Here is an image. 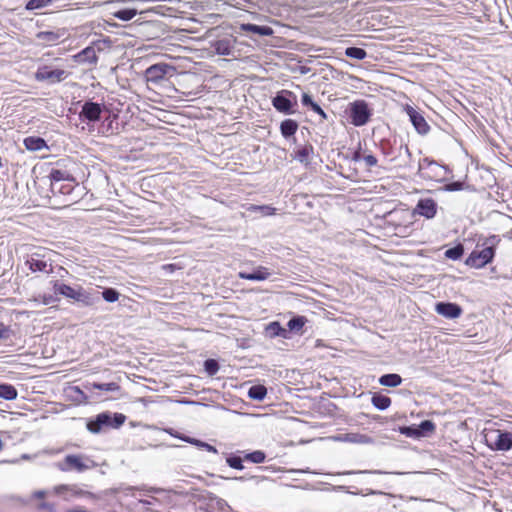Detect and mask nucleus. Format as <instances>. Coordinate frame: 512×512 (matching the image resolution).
Segmentation results:
<instances>
[{
    "label": "nucleus",
    "instance_id": "1",
    "mask_svg": "<svg viewBox=\"0 0 512 512\" xmlns=\"http://www.w3.org/2000/svg\"><path fill=\"white\" fill-rule=\"evenodd\" d=\"M385 159L400 169L411 170L414 168L412 153L401 136L392 135L382 138L377 144Z\"/></svg>",
    "mask_w": 512,
    "mask_h": 512
},
{
    "label": "nucleus",
    "instance_id": "2",
    "mask_svg": "<svg viewBox=\"0 0 512 512\" xmlns=\"http://www.w3.org/2000/svg\"><path fill=\"white\" fill-rule=\"evenodd\" d=\"M47 178L49 179L50 190L54 195L69 197L71 202L76 201L73 193L78 187V183L71 171L63 168L60 162L50 168Z\"/></svg>",
    "mask_w": 512,
    "mask_h": 512
},
{
    "label": "nucleus",
    "instance_id": "3",
    "mask_svg": "<svg viewBox=\"0 0 512 512\" xmlns=\"http://www.w3.org/2000/svg\"><path fill=\"white\" fill-rule=\"evenodd\" d=\"M500 242L497 235H491L485 239L482 244V249L473 250L465 260V264L472 268H483L491 263L495 257L496 247Z\"/></svg>",
    "mask_w": 512,
    "mask_h": 512
},
{
    "label": "nucleus",
    "instance_id": "4",
    "mask_svg": "<svg viewBox=\"0 0 512 512\" xmlns=\"http://www.w3.org/2000/svg\"><path fill=\"white\" fill-rule=\"evenodd\" d=\"M53 292L58 296H64L66 298L72 299L77 303H80L84 306H92L97 301L100 300L98 295H93L85 290L81 286L71 287L59 280H54L51 282ZM99 294V292H97Z\"/></svg>",
    "mask_w": 512,
    "mask_h": 512
},
{
    "label": "nucleus",
    "instance_id": "5",
    "mask_svg": "<svg viewBox=\"0 0 512 512\" xmlns=\"http://www.w3.org/2000/svg\"><path fill=\"white\" fill-rule=\"evenodd\" d=\"M125 420L126 416L122 413L106 411L89 419L86 427L89 432L99 434L107 429H118L124 424Z\"/></svg>",
    "mask_w": 512,
    "mask_h": 512
},
{
    "label": "nucleus",
    "instance_id": "6",
    "mask_svg": "<svg viewBox=\"0 0 512 512\" xmlns=\"http://www.w3.org/2000/svg\"><path fill=\"white\" fill-rule=\"evenodd\" d=\"M95 462L86 455L69 454L63 461L57 462L55 467L62 472H84L95 467Z\"/></svg>",
    "mask_w": 512,
    "mask_h": 512
},
{
    "label": "nucleus",
    "instance_id": "7",
    "mask_svg": "<svg viewBox=\"0 0 512 512\" xmlns=\"http://www.w3.org/2000/svg\"><path fill=\"white\" fill-rule=\"evenodd\" d=\"M485 442L492 451H509L512 449V432L500 429L493 430L485 435Z\"/></svg>",
    "mask_w": 512,
    "mask_h": 512
},
{
    "label": "nucleus",
    "instance_id": "8",
    "mask_svg": "<svg viewBox=\"0 0 512 512\" xmlns=\"http://www.w3.org/2000/svg\"><path fill=\"white\" fill-rule=\"evenodd\" d=\"M272 105L278 112L291 115L295 113L294 107L297 105V97L291 91L281 90L273 97Z\"/></svg>",
    "mask_w": 512,
    "mask_h": 512
},
{
    "label": "nucleus",
    "instance_id": "9",
    "mask_svg": "<svg viewBox=\"0 0 512 512\" xmlns=\"http://www.w3.org/2000/svg\"><path fill=\"white\" fill-rule=\"evenodd\" d=\"M68 76L69 73L64 69H54L48 65L40 66L35 73V79L38 82H47L49 84H56L62 82Z\"/></svg>",
    "mask_w": 512,
    "mask_h": 512
},
{
    "label": "nucleus",
    "instance_id": "10",
    "mask_svg": "<svg viewBox=\"0 0 512 512\" xmlns=\"http://www.w3.org/2000/svg\"><path fill=\"white\" fill-rule=\"evenodd\" d=\"M373 115V106L364 99H354V127L366 125Z\"/></svg>",
    "mask_w": 512,
    "mask_h": 512
},
{
    "label": "nucleus",
    "instance_id": "11",
    "mask_svg": "<svg viewBox=\"0 0 512 512\" xmlns=\"http://www.w3.org/2000/svg\"><path fill=\"white\" fill-rule=\"evenodd\" d=\"M174 70V67L167 63H157L149 66L145 70L144 76L148 83L159 84L165 79L166 75Z\"/></svg>",
    "mask_w": 512,
    "mask_h": 512
},
{
    "label": "nucleus",
    "instance_id": "12",
    "mask_svg": "<svg viewBox=\"0 0 512 512\" xmlns=\"http://www.w3.org/2000/svg\"><path fill=\"white\" fill-rule=\"evenodd\" d=\"M404 111L406 112L407 116L409 117V121L419 135L425 136L429 133L430 125L419 111L408 104L405 105Z\"/></svg>",
    "mask_w": 512,
    "mask_h": 512
},
{
    "label": "nucleus",
    "instance_id": "13",
    "mask_svg": "<svg viewBox=\"0 0 512 512\" xmlns=\"http://www.w3.org/2000/svg\"><path fill=\"white\" fill-rule=\"evenodd\" d=\"M437 211L438 204L433 198H420L413 209V214L431 220L436 216Z\"/></svg>",
    "mask_w": 512,
    "mask_h": 512
},
{
    "label": "nucleus",
    "instance_id": "14",
    "mask_svg": "<svg viewBox=\"0 0 512 512\" xmlns=\"http://www.w3.org/2000/svg\"><path fill=\"white\" fill-rule=\"evenodd\" d=\"M434 309L438 315L449 320L457 319L463 313V309L458 303L450 301H439L435 304Z\"/></svg>",
    "mask_w": 512,
    "mask_h": 512
},
{
    "label": "nucleus",
    "instance_id": "15",
    "mask_svg": "<svg viewBox=\"0 0 512 512\" xmlns=\"http://www.w3.org/2000/svg\"><path fill=\"white\" fill-rule=\"evenodd\" d=\"M102 114V106L93 101H86L82 106L79 117L83 121L96 122L100 120Z\"/></svg>",
    "mask_w": 512,
    "mask_h": 512
},
{
    "label": "nucleus",
    "instance_id": "16",
    "mask_svg": "<svg viewBox=\"0 0 512 512\" xmlns=\"http://www.w3.org/2000/svg\"><path fill=\"white\" fill-rule=\"evenodd\" d=\"M354 397H357V398H366V400H370L372 405L380 410V411H384L386 409H388L390 406H391V403H392V400L390 397L382 394V393H379V392H375V393H371V392H368V393H360L359 395H356V392L354 391Z\"/></svg>",
    "mask_w": 512,
    "mask_h": 512
},
{
    "label": "nucleus",
    "instance_id": "17",
    "mask_svg": "<svg viewBox=\"0 0 512 512\" xmlns=\"http://www.w3.org/2000/svg\"><path fill=\"white\" fill-rule=\"evenodd\" d=\"M271 272L267 267L258 266L254 269L253 272H244L241 271L238 273V277L240 279L250 280V281H264L267 280L271 276Z\"/></svg>",
    "mask_w": 512,
    "mask_h": 512
},
{
    "label": "nucleus",
    "instance_id": "18",
    "mask_svg": "<svg viewBox=\"0 0 512 512\" xmlns=\"http://www.w3.org/2000/svg\"><path fill=\"white\" fill-rule=\"evenodd\" d=\"M26 264L28 265L29 269L32 272H46L48 273L50 270H48V267H51V264H49L44 257L40 256L39 254L35 253L32 254L27 260Z\"/></svg>",
    "mask_w": 512,
    "mask_h": 512
},
{
    "label": "nucleus",
    "instance_id": "19",
    "mask_svg": "<svg viewBox=\"0 0 512 512\" xmlns=\"http://www.w3.org/2000/svg\"><path fill=\"white\" fill-rule=\"evenodd\" d=\"M74 60L79 64H96L98 57L96 55V50L92 46H88L81 50L74 56Z\"/></svg>",
    "mask_w": 512,
    "mask_h": 512
},
{
    "label": "nucleus",
    "instance_id": "20",
    "mask_svg": "<svg viewBox=\"0 0 512 512\" xmlns=\"http://www.w3.org/2000/svg\"><path fill=\"white\" fill-rule=\"evenodd\" d=\"M240 30L246 33L258 34L260 36H270L273 34V29L269 26H260L251 23H243L240 25Z\"/></svg>",
    "mask_w": 512,
    "mask_h": 512
},
{
    "label": "nucleus",
    "instance_id": "21",
    "mask_svg": "<svg viewBox=\"0 0 512 512\" xmlns=\"http://www.w3.org/2000/svg\"><path fill=\"white\" fill-rule=\"evenodd\" d=\"M403 378L397 373H386L378 378V383L384 387L395 388L401 385Z\"/></svg>",
    "mask_w": 512,
    "mask_h": 512
},
{
    "label": "nucleus",
    "instance_id": "22",
    "mask_svg": "<svg viewBox=\"0 0 512 512\" xmlns=\"http://www.w3.org/2000/svg\"><path fill=\"white\" fill-rule=\"evenodd\" d=\"M363 161L366 167L376 166L378 163L377 158L373 154L361 155V142L358 147L354 149V163Z\"/></svg>",
    "mask_w": 512,
    "mask_h": 512
},
{
    "label": "nucleus",
    "instance_id": "23",
    "mask_svg": "<svg viewBox=\"0 0 512 512\" xmlns=\"http://www.w3.org/2000/svg\"><path fill=\"white\" fill-rule=\"evenodd\" d=\"M298 130V123L293 119H285L280 124L281 135L288 139L293 136Z\"/></svg>",
    "mask_w": 512,
    "mask_h": 512
},
{
    "label": "nucleus",
    "instance_id": "24",
    "mask_svg": "<svg viewBox=\"0 0 512 512\" xmlns=\"http://www.w3.org/2000/svg\"><path fill=\"white\" fill-rule=\"evenodd\" d=\"M24 146L30 151H39L47 147L46 141L41 137L29 136L24 139Z\"/></svg>",
    "mask_w": 512,
    "mask_h": 512
},
{
    "label": "nucleus",
    "instance_id": "25",
    "mask_svg": "<svg viewBox=\"0 0 512 512\" xmlns=\"http://www.w3.org/2000/svg\"><path fill=\"white\" fill-rule=\"evenodd\" d=\"M442 169H446V166L444 165H439L436 161H435V168H430L427 170V172H425V175L422 179L424 180H432V181H437V182H443L445 180V178L441 177V171Z\"/></svg>",
    "mask_w": 512,
    "mask_h": 512
},
{
    "label": "nucleus",
    "instance_id": "26",
    "mask_svg": "<svg viewBox=\"0 0 512 512\" xmlns=\"http://www.w3.org/2000/svg\"><path fill=\"white\" fill-rule=\"evenodd\" d=\"M464 251V245L458 242L455 246L446 249V251L444 252V256L447 259L458 261L463 257Z\"/></svg>",
    "mask_w": 512,
    "mask_h": 512
},
{
    "label": "nucleus",
    "instance_id": "27",
    "mask_svg": "<svg viewBox=\"0 0 512 512\" xmlns=\"http://www.w3.org/2000/svg\"><path fill=\"white\" fill-rule=\"evenodd\" d=\"M366 71H368V69L364 65L354 63V94L357 89L363 88L364 81L362 76Z\"/></svg>",
    "mask_w": 512,
    "mask_h": 512
},
{
    "label": "nucleus",
    "instance_id": "28",
    "mask_svg": "<svg viewBox=\"0 0 512 512\" xmlns=\"http://www.w3.org/2000/svg\"><path fill=\"white\" fill-rule=\"evenodd\" d=\"M417 429L420 438H424L431 435L436 430V425L431 420H423L417 424Z\"/></svg>",
    "mask_w": 512,
    "mask_h": 512
},
{
    "label": "nucleus",
    "instance_id": "29",
    "mask_svg": "<svg viewBox=\"0 0 512 512\" xmlns=\"http://www.w3.org/2000/svg\"><path fill=\"white\" fill-rule=\"evenodd\" d=\"M267 395V388L264 385H253L248 390V397L256 401H262Z\"/></svg>",
    "mask_w": 512,
    "mask_h": 512
},
{
    "label": "nucleus",
    "instance_id": "30",
    "mask_svg": "<svg viewBox=\"0 0 512 512\" xmlns=\"http://www.w3.org/2000/svg\"><path fill=\"white\" fill-rule=\"evenodd\" d=\"M18 396L17 389L11 384H0V398L14 400Z\"/></svg>",
    "mask_w": 512,
    "mask_h": 512
},
{
    "label": "nucleus",
    "instance_id": "31",
    "mask_svg": "<svg viewBox=\"0 0 512 512\" xmlns=\"http://www.w3.org/2000/svg\"><path fill=\"white\" fill-rule=\"evenodd\" d=\"M37 39L47 43V44H56L59 41V34L53 31H41L37 33Z\"/></svg>",
    "mask_w": 512,
    "mask_h": 512
},
{
    "label": "nucleus",
    "instance_id": "32",
    "mask_svg": "<svg viewBox=\"0 0 512 512\" xmlns=\"http://www.w3.org/2000/svg\"><path fill=\"white\" fill-rule=\"evenodd\" d=\"M435 168V160L424 157L423 159L419 160L418 162V168H417V175L420 178H423L425 175V172H427L428 169Z\"/></svg>",
    "mask_w": 512,
    "mask_h": 512
},
{
    "label": "nucleus",
    "instance_id": "33",
    "mask_svg": "<svg viewBox=\"0 0 512 512\" xmlns=\"http://www.w3.org/2000/svg\"><path fill=\"white\" fill-rule=\"evenodd\" d=\"M306 322L307 319L304 316H294L288 321L287 327L291 332L297 333L303 328Z\"/></svg>",
    "mask_w": 512,
    "mask_h": 512
},
{
    "label": "nucleus",
    "instance_id": "34",
    "mask_svg": "<svg viewBox=\"0 0 512 512\" xmlns=\"http://www.w3.org/2000/svg\"><path fill=\"white\" fill-rule=\"evenodd\" d=\"M137 10L134 8H124L117 10L113 16L121 21H129L137 15Z\"/></svg>",
    "mask_w": 512,
    "mask_h": 512
},
{
    "label": "nucleus",
    "instance_id": "35",
    "mask_svg": "<svg viewBox=\"0 0 512 512\" xmlns=\"http://www.w3.org/2000/svg\"><path fill=\"white\" fill-rule=\"evenodd\" d=\"M218 55L229 56L232 54V46L228 40H219L214 45Z\"/></svg>",
    "mask_w": 512,
    "mask_h": 512
},
{
    "label": "nucleus",
    "instance_id": "36",
    "mask_svg": "<svg viewBox=\"0 0 512 512\" xmlns=\"http://www.w3.org/2000/svg\"><path fill=\"white\" fill-rule=\"evenodd\" d=\"M266 331L271 337H286L287 334V330L284 329L279 322H271L267 326Z\"/></svg>",
    "mask_w": 512,
    "mask_h": 512
},
{
    "label": "nucleus",
    "instance_id": "37",
    "mask_svg": "<svg viewBox=\"0 0 512 512\" xmlns=\"http://www.w3.org/2000/svg\"><path fill=\"white\" fill-rule=\"evenodd\" d=\"M312 152L313 147L310 145H305L296 151L295 159L301 163H308L310 159V154Z\"/></svg>",
    "mask_w": 512,
    "mask_h": 512
},
{
    "label": "nucleus",
    "instance_id": "38",
    "mask_svg": "<svg viewBox=\"0 0 512 512\" xmlns=\"http://www.w3.org/2000/svg\"><path fill=\"white\" fill-rule=\"evenodd\" d=\"M398 431L400 434H402L406 437L413 438V439H420L419 432L417 429V424L400 426L398 428Z\"/></svg>",
    "mask_w": 512,
    "mask_h": 512
},
{
    "label": "nucleus",
    "instance_id": "39",
    "mask_svg": "<svg viewBox=\"0 0 512 512\" xmlns=\"http://www.w3.org/2000/svg\"><path fill=\"white\" fill-rule=\"evenodd\" d=\"M67 492H71L72 495H82L84 493L81 490L77 491L75 486L61 484L54 487V493L56 495L64 496Z\"/></svg>",
    "mask_w": 512,
    "mask_h": 512
},
{
    "label": "nucleus",
    "instance_id": "40",
    "mask_svg": "<svg viewBox=\"0 0 512 512\" xmlns=\"http://www.w3.org/2000/svg\"><path fill=\"white\" fill-rule=\"evenodd\" d=\"M265 458H266V455L261 450L249 452L244 455V460H247V461L255 463V464L264 462Z\"/></svg>",
    "mask_w": 512,
    "mask_h": 512
},
{
    "label": "nucleus",
    "instance_id": "41",
    "mask_svg": "<svg viewBox=\"0 0 512 512\" xmlns=\"http://www.w3.org/2000/svg\"><path fill=\"white\" fill-rule=\"evenodd\" d=\"M34 300L40 304H43V305H50V304H55L57 302H59V297H57V295L54 293V294H39L38 296H36L34 298Z\"/></svg>",
    "mask_w": 512,
    "mask_h": 512
},
{
    "label": "nucleus",
    "instance_id": "42",
    "mask_svg": "<svg viewBox=\"0 0 512 512\" xmlns=\"http://www.w3.org/2000/svg\"><path fill=\"white\" fill-rule=\"evenodd\" d=\"M243 460H244V458H241L240 456H237L234 454H229L226 458V463L228 464L229 467H231L233 469L243 470L244 469Z\"/></svg>",
    "mask_w": 512,
    "mask_h": 512
},
{
    "label": "nucleus",
    "instance_id": "43",
    "mask_svg": "<svg viewBox=\"0 0 512 512\" xmlns=\"http://www.w3.org/2000/svg\"><path fill=\"white\" fill-rule=\"evenodd\" d=\"M52 2L53 0H29L25 5V9L28 11L42 9L49 6Z\"/></svg>",
    "mask_w": 512,
    "mask_h": 512
},
{
    "label": "nucleus",
    "instance_id": "44",
    "mask_svg": "<svg viewBox=\"0 0 512 512\" xmlns=\"http://www.w3.org/2000/svg\"><path fill=\"white\" fill-rule=\"evenodd\" d=\"M101 294L103 299L109 303L116 302L120 296V293L114 288H105Z\"/></svg>",
    "mask_w": 512,
    "mask_h": 512
},
{
    "label": "nucleus",
    "instance_id": "45",
    "mask_svg": "<svg viewBox=\"0 0 512 512\" xmlns=\"http://www.w3.org/2000/svg\"><path fill=\"white\" fill-rule=\"evenodd\" d=\"M219 369V363L215 359H207L204 361V370L208 375H215Z\"/></svg>",
    "mask_w": 512,
    "mask_h": 512
},
{
    "label": "nucleus",
    "instance_id": "46",
    "mask_svg": "<svg viewBox=\"0 0 512 512\" xmlns=\"http://www.w3.org/2000/svg\"><path fill=\"white\" fill-rule=\"evenodd\" d=\"M463 189H464V182L457 180V181H450V182L446 183L439 190L445 191V192H456V191H461Z\"/></svg>",
    "mask_w": 512,
    "mask_h": 512
},
{
    "label": "nucleus",
    "instance_id": "47",
    "mask_svg": "<svg viewBox=\"0 0 512 512\" xmlns=\"http://www.w3.org/2000/svg\"><path fill=\"white\" fill-rule=\"evenodd\" d=\"M93 387L98 390L102 391H108V392H114L119 390V385L115 382H109V383H94Z\"/></svg>",
    "mask_w": 512,
    "mask_h": 512
},
{
    "label": "nucleus",
    "instance_id": "48",
    "mask_svg": "<svg viewBox=\"0 0 512 512\" xmlns=\"http://www.w3.org/2000/svg\"><path fill=\"white\" fill-rule=\"evenodd\" d=\"M252 211H259L264 216H271L276 213V208L269 205H254L251 207Z\"/></svg>",
    "mask_w": 512,
    "mask_h": 512
},
{
    "label": "nucleus",
    "instance_id": "49",
    "mask_svg": "<svg viewBox=\"0 0 512 512\" xmlns=\"http://www.w3.org/2000/svg\"><path fill=\"white\" fill-rule=\"evenodd\" d=\"M358 40L354 41V60H363L367 57V52L364 48L358 47Z\"/></svg>",
    "mask_w": 512,
    "mask_h": 512
},
{
    "label": "nucleus",
    "instance_id": "50",
    "mask_svg": "<svg viewBox=\"0 0 512 512\" xmlns=\"http://www.w3.org/2000/svg\"><path fill=\"white\" fill-rule=\"evenodd\" d=\"M194 441L195 442H192V445H195L201 449H205L206 451L211 452V453H215V454L218 453V450L216 449V447L210 445L209 443L203 442L201 440H194Z\"/></svg>",
    "mask_w": 512,
    "mask_h": 512
},
{
    "label": "nucleus",
    "instance_id": "51",
    "mask_svg": "<svg viewBox=\"0 0 512 512\" xmlns=\"http://www.w3.org/2000/svg\"><path fill=\"white\" fill-rule=\"evenodd\" d=\"M371 441V438L365 434L354 433V443H368Z\"/></svg>",
    "mask_w": 512,
    "mask_h": 512
},
{
    "label": "nucleus",
    "instance_id": "52",
    "mask_svg": "<svg viewBox=\"0 0 512 512\" xmlns=\"http://www.w3.org/2000/svg\"><path fill=\"white\" fill-rule=\"evenodd\" d=\"M10 337V328L0 322V340H6Z\"/></svg>",
    "mask_w": 512,
    "mask_h": 512
},
{
    "label": "nucleus",
    "instance_id": "53",
    "mask_svg": "<svg viewBox=\"0 0 512 512\" xmlns=\"http://www.w3.org/2000/svg\"><path fill=\"white\" fill-rule=\"evenodd\" d=\"M301 102L304 106H307V107H311L313 105V103H315L313 101L312 97L307 93H303Z\"/></svg>",
    "mask_w": 512,
    "mask_h": 512
},
{
    "label": "nucleus",
    "instance_id": "54",
    "mask_svg": "<svg viewBox=\"0 0 512 512\" xmlns=\"http://www.w3.org/2000/svg\"><path fill=\"white\" fill-rule=\"evenodd\" d=\"M310 108L313 112L317 113L318 115H321L324 118L326 117L325 112L316 102L313 103V105Z\"/></svg>",
    "mask_w": 512,
    "mask_h": 512
},
{
    "label": "nucleus",
    "instance_id": "55",
    "mask_svg": "<svg viewBox=\"0 0 512 512\" xmlns=\"http://www.w3.org/2000/svg\"><path fill=\"white\" fill-rule=\"evenodd\" d=\"M39 508L40 509H45V510H48L49 512H55V507L53 504L51 503H48V502H43L39 505Z\"/></svg>",
    "mask_w": 512,
    "mask_h": 512
},
{
    "label": "nucleus",
    "instance_id": "56",
    "mask_svg": "<svg viewBox=\"0 0 512 512\" xmlns=\"http://www.w3.org/2000/svg\"><path fill=\"white\" fill-rule=\"evenodd\" d=\"M33 496H34L35 498H39V499L44 498V497L46 496V491H45V490H38V491H35V492H34V494H33Z\"/></svg>",
    "mask_w": 512,
    "mask_h": 512
},
{
    "label": "nucleus",
    "instance_id": "57",
    "mask_svg": "<svg viewBox=\"0 0 512 512\" xmlns=\"http://www.w3.org/2000/svg\"><path fill=\"white\" fill-rule=\"evenodd\" d=\"M366 416H367V415H366L365 413H362V412H361V413H358V414L354 415L353 421H354V423H359V422H360V419H361L362 417H366Z\"/></svg>",
    "mask_w": 512,
    "mask_h": 512
},
{
    "label": "nucleus",
    "instance_id": "58",
    "mask_svg": "<svg viewBox=\"0 0 512 512\" xmlns=\"http://www.w3.org/2000/svg\"><path fill=\"white\" fill-rule=\"evenodd\" d=\"M181 440L187 442V443H190L192 444V442H195L194 440H196L195 438H191V437H188V436H184V437H179Z\"/></svg>",
    "mask_w": 512,
    "mask_h": 512
},
{
    "label": "nucleus",
    "instance_id": "59",
    "mask_svg": "<svg viewBox=\"0 0 512 512\" xmlns=\"http://www.w3.org/2000/svg\"><path fill=\"white\" fill-rule=\"evenodd\" d=\"M60 451L61 450H54V449H52V450H44L42 453L49 454V455H54V454L59 453Z\"/></svg>",
    "mask_w": 512,
    "mask_h": 512
},
{
    "label": "nucleus",
    "instance_id": "60",
    "mask_svg": "<svg viewBox=\"0 0 512 512\" xmlns=\"http://www.w3.org/2000/svg\"><path fill=\"white\" fill-rule=\"evenodd\" d=\"M345 54H346L347 57L352 58V46L347 47L345 49Z\"/></svg>",
    "mask_w": 512,
    "mask_h": 512
},
{
    "label": "nucleus",
    "instance_id": "61",
    "mask_svg": "<svg viewBox=\"0 0 512 512\" xmlns=\"http://www.w3.org/2000/svg\"><path fill=\"white\" fill-rule=\"evenodd\" d=\"M21 459H23V460H30V459H32V456L29 455V454H22L21 455Z\"/></svg>",
    "mask_w": 512,
    "mask_h": 512
},
{
    "label": "nucleus",
    "instance_id": "62",
    "mask_svg": "<svg viewBox=\"0 0 512 512\" xmlns=\"http://www.w3.org/2000/svg\"><path fill=\"white\" fill-rule=\"evenodd\" d=\"M140 502L143 504V505H151L152 502L149 501V500H140Z\"/></svg>",
    "mask_w": 512,
    "mask_h": 512
},
{
    "label": "nucleus",
    "instance_id": "63",
    "mask_svg": "<svg viewBox=\"0 0 512 512\" xmlns=\"http://www.w3.org/2000/svg\"><path fill=\"white\" fill-rule=\"evenodd\" d=\"M125 490H126V493H129V492H131V491L135 490V488H134V487H132V486H129V487H127Z\"/></svg>",
    "mask_w": 512,
    "mask_h": 512
},
{
    "label": "nucleus",
    "instance_id": "64",
    "mask_svg": "<svg viewBox=\"0 0 512 512\" xmlns=\"http://www.w3.org/2000/svg\"><path fill=\"white\" fill-rule=\"evenodd\" d=\"M343 440L350 441L351 440L350 435L346 434L345 437L343 438Z\"/></svg>",
    "mask_w": 512,
    "mask_h": 512
}]
</instances>
